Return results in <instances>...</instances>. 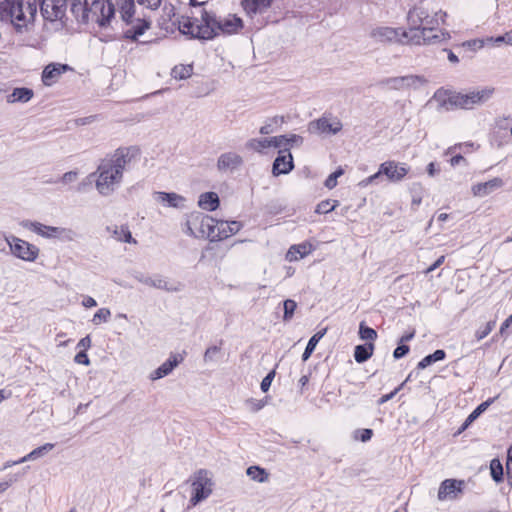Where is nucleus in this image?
<instances>
[{
	"instance_id": "18",
	"label": "nucleus",
	"mask_w": 512,
	"mask_h": 512,
	"mask_svg": "<svg viewBox=\"0 0 512 512\" xmlns=\"http://www.w3.org/2000/svg\"><path fill=\"white\" fill-rule=\"evenodd\" d=\"M182 19V21H179V32L190 39L203 40V38L198 37L200 35L199 32L203 28V21L201 20V23H199L197 18L190 17H182Z\"/></svg>"
},
{
	"instance_id": "60",
	"label": "nucleus",
	"mask_w": 512,
	"mask_h": 512,
	"mask_svg": "<svg viewBox=\"0 0 512 512\" xmlns=\"http://www.w3.org/2000/svg\"><path fill=\"white\" fill-rule=\"evenodd\" d=\"M77 177H78L77 171H68L62 175L61 182L64 184L72 183L77 179Z\"/></svg>"
},
{
	"instance_id": "43",
	"label": "nucleus",
	"mask_w": 512,
	"mask_h": 512,
	"mask_svg": "<svg viewBox=\"0 0 512 512\" xmlns=\"http://www.w3.org/2000/svg\"><path fill=\"white\" fill-rule=\"evenodd\" d=\"M246 147L248 149L261 152L263 149L271 147V142H269V138L264 139H250L246 143Z\"/></svg>"
},
{
	"instance_id": "64",
	"label": "nucleus",
	"mask_w": 512,
	"mask_h": 512,
	"mask_svg": "<svg viewBox=\"0 0 512 512\" xmlns=\"http://www.w3.org/2000/svg\"><path fill=\"white\" fill-rule=\"evenodd\" d=\"M134 278L140 283L151 286L152 277L146 276L141 272H137L134 274Z\"/></svg>"
},
{
	"instance_id": "42",
	"label": "nucleus",
	"mask_w": 512,
	"mask_h": 512,
	"mask_svg": "<svg viewBox=\"0 0 512 512\" xmlns=\"http://www.w3.org/2000/svg\"><path fill=\"white\" fill-rule=\"evenodd\" d=\"M193 67L191 65H178L172 69V76L175 79H186L191 76Z\"/></svg>"
},
{
	"instance_id": "2",
	"label": "nucleus",
	"mask_w": 512,
	"mask_h": 512,
	"mask_svg": "<svg viewBox=\"0 0 512 512\" xmlns=\"http://www.w3.org/2000/svg\"><path fill=\"white\" fill-rule=\"evenodd\" d=\"M494 93L495 88L490 86L469 90L465 93L440 88L434 93L433 99L438 101L439 107L445 110L473 109L475 106H481L488 102Z\"/></svg>"
},
{
	"instance_id": "15",
	"label": "nucleus",
	"mask_w": 512,
	"mask_h": 512,
	"mask_svg": "<svg viewBox=\"0 0 512 512\" xmlns=\"http://www.w3.org/2000/svg\"><path fill=\"white\" fill-rule=\"evenodd\" d=\"M294 168L293 156L290 153L289 148L280 150L278 156L275 158L272 167V173L275 176L281 174H288Z\"/></svg>"
},
{
	"instance_id": "9",
	"label": "nucleus",
	"mask_w": 512,
	"mask_h": 512,
	"mask_svg": "<svg viewBox=\"0 0 512 512\" xmlns=\"http://www.w3.org/2000/svg\"><path fill=\"white\" fill-rule=\"evenodd\" d=\"M5 239L10 247L12 254L17 258L29 262H33L37 259L39 248L35 245L16 236L6 237Z\"/></svg>"
},
{
	"instance_id": "14",
	"label": "nucleus",
	"mask_w": 512,
	"mask_h": 512,
	"mask_svg": "<svg viewBox=\"0 0 512 512\" xmlns=\"http://www.w3.org/2000/svg\"><path fill=\"white\" fill-rule=\"evenodd\" d=\"M424 81L425 80L420 76L407 75L385 78L379 82V85L387 86L394 90H401L409 87H416L418 84L423 83Z\"/></svg>"
},
{
	"instance_id": "37",
	"label": "nucleus",
	"mask_w": 512,
	"mask_h": 512,
	"mask_svg": "<svg viewBox=\"0 0 512 512\" xmlns=\"http://www.w3.org/2000/svg\"><path fill=\"white\" fill-rule=\"evenodd\" d=\"M327 329H323L315 333L308 341L306 348L302 354V360L307 361L312 353L314 352L316 345L322 339V337L326 334Z\"/></svg>"
},
{
	"instance_id": "21",
	"label": "nucleus",
	"mask_w": 512,
	"mask_h": 512,
	"mask_svg": "<svg viewBox=\"0 0 512 512\" xmlns=\"http://www.w3.org/2000/svg\"><path fill=\"white\" fill-rule=\"evenodd\" d=\"M503 185V180L499 177H495L489 181L474 185L472 191L475 196L484 197L501 188Z\"/></svg>"
},
{
	"instance_id": "3",
	"label": "nucleus",
	"mask_w": 512,
	"mask_h": 512,
	"mask_svg": "<svg viewBox=\"0 0 512 512\" xmlns=\"http://www.w3.org/2000/svg\"><path fill=\"white\" fill-rule=\"evenodd\" d=\"M201 19L203 21V28L201 29L198 37L203 40H212L220 34L232 35L238 33L243 27V20L237 15H228L225 18L217 17L214 12L202 9Z\"/></svg>"
},
{
	"instance_id": "11",
	"label": "nucleus",
	"mask_w": 512,
	"mask_h": 512,
	"mask_svg": "<svg viewBox=\"0 0 512 512\" xmlns=\"http://www.w3.org/2000/svg\"><path fill=\"white\" fill-rule=\"evenodd\" d=\"M96 1H97V4L95 3L92 5L91 2L89 3V10L87 11V14L85 15V17L82 14V12H79V17H81V19L84 22H87L89 20L90 13L96 14L97 10H100L101 17H99L97 19V23L101 28H105L110 24L111 19L115 15V6L113 3L109 2V1L107 2V6H105L104 3L101 2L100 0H96ZM76 17L78 18V16H76Z\"/></svg>"
},
{
	"instance_id": "7",
	"label": "nucleus",
	"mask_w": 512,
	"mask_h": 512,
	"mask_svg": "<svg viewBox=\"0 0 512 512\" xmlns=\"http://www.w3.org/2000/svg\"><path fill=\"white\" fill-rule=\"evenodd\" d=\"M193 493L190 498V503L195 506L204 501L212 493V480L209 477V472L205 469H200L194 473L192 479Z\"/></svg>"
},
{
	"instance_id": "50",
	"label": "nucleus",
	"mask_w": 512,
	"mask_h": 512,
	"mask_svg": "<svg viewBox=\"0 0 512 512\" xmlns=\"http://www.w3.org/2000/svg\"><path fill=\"white\" fill-rule=\"evenodd\" d=\"M344 173V170L339 167L337 168L333 173H331L327 179L325 180V187H327L328 189H332L334 188L336 185H337V179L343 175Z\"/></svg>"
},
{
	"instance_id": "16",
	"label": "nucleus",
	"mask_w": 512,
	"mask_h": 512,
	"mask_svg": "<svg viewBox=\"0 0 512 512\" xmlns=\"http://www.w3.org/2000/svg\"><path fill=\"white\" fill-rule=\"evenodd\" d=\"M411 40L416 44H434L450 38L448 32L443 30L418 31L410 35Z\"/></svg>"
},
{
	"instance_id": "47",
	"label": "nucleus",
	"mask_w": 512,
	"mask_h": 512,
	"mask_svg": "<svg viewBox=\"0 0 512 512\" xmlns=\"http://www.w3.org/2000/svg\"><path fill=\"white\" fill-rule=\"evenodd\" d=\"M497 397L489 398L486 401L479 404L470 414L469 416L475 421L481 414H483L488 407L495 401Z\"/></svg>"
},
{
	"instance_id": "10",
	"label": "nucleus",
	"mask_w": 512,
	"mask_h": 512,
	"mask_svg": "<svg viewBox=\"0 0 512 512\" xmlns=\"http://www.w3.org/2000/svg\"><path fill=\"white\" fill-rule=\"evenodd\" d=\"M190 223H198L200 237L206 236L211 242L218 241V239L213 238L218 232V221L214 218L201 212H192L190 214Z\"/></svg>"
},
{
	"instance_id": "59",
	"label": "nucleus",
	"mask_w": 512,
	"mask_h": 512,
	"mask_svg": "<svg viewBox=\"0 0 512 512\" xmlns=\"http://www.w3.org/2000/svg\"><path fill=\"white\" fill-rule=\"evenodd\" d=\"M74 361L78 364H83L85 366L90 365V359L86 353V351H79L74 358Z\"/></svg>"
},
{
	"instance_id": "53",
	"label": "nucleus",
	"mask_w": 512,
	"mask_h": 512,
	"mask_svg": "<svg viewBox=\"0 0 512 512\" xmlns=\"http://www.w3.org/2000/svg\"><path fill=\"white\" fill-rule=\"evenodd\" d=\"M373 436V430L369 428L358 429L355 431V438L361 442L369 441Z\"/></svg>"
},
{
	"instance_id": "1",
	"label": "nucleus",
	"mask_w": 512,
	"mask_h": 512,
	"mask_svg": "<svg viewBox=\"0 0 512 512\" xmlns=\"http://www.w3.org/2000/svg\"><path fill=\"white\" fill-rule=\"evenodd\" d=\"M54 0H0V19L9 21L15 31L23 34L29 31L37 14L38 6L45 20H61L66 13L68 2L56 10Z\"/></svg>"
},
{
	"instance_id": "57",
	"label": "nucleus",
	"mask_w": 512,
	"mask_h": 512,
	"mask_svg": "<svg viewBox=\"0 0 512 512\" xmlns=\"http://www.w3.org/2000/svg\"><path fill=\"white\" fill-rule=\"evenodd\" d=\"M195 229H198V223H190V215L187 218L186 221V230L184 231L187 235L192 237H200V233H196Z\"/></svg>"
},
{
	"instance_id": "51",
	"label": "nucleus",
	"mask_w": 512,
	"mask_h": 512,
	"mask_svg": "<svg viewBox=\"0 0 512 512\" xmlns=\"http://www.w3.org/2000/svg\"><path fill=\"white\" fill-rule=\"evenodd\" d=\"M269 142H271V147L280 148L289 146L288 135H280L276 137L269 138Z\"/></svg>"
},
{
	"instance_id": "8",
	"label": "nucleus",
	"mask_w": 512,
	"mask_h": 512,
	"mask_svg": "<svg viewBox=\"0 0 512 512\" xmlns=\"http://www.w3.org/2000/svg\"><path fill=\"white\" fill-rule=\"evenodd\" d=\"M342 123L332 113L325 112L320 118L313 120L308 125L311 133L323 135H335L342 130Z\"/></svg>"
},
{
	"instance_id": "39",
	"label": "nucleus",
	"mask_w": 512,
	"mask_h": 512,
	"mask_svg": "<svg viewBox=\"0 0 512 512\" xmlns=\"http://www.w3.org/2000/svg\"><path fill=\"white\" fill-rule=\"evenodd\" d=\"M283 123V116H274L266 121V123L260 128L259 132L263 135L271 134L275 131V127H280Z\"/></svg>"
},
{
	"instance_id": "22",
	"label": "nucleus",
	"mask_w": 512,
	"mask_h": 512,
	"mask_svg": "<svg viewBox=\"0 0 512 512\" xmlns=\"http://www.w3.org/2000/svg\"><path fill=\"white\" fill-rule=\"evenodd\" d=\"M154 199L157 202L163 203L168 207L181 208L185 202V198L174 192H154Z\"/></svg>"
},
{
	"instance_id": "27",
	"label": "nucleus",
	"mask_w": 512,
	"mask_h": 512,
	"mask_svg": "<svg viewBox=\"0 0 512 512\" xmlns=\"http://www.w3.org/2000/svg\"><path fill=\"white\" fill-rule=\"evenodd\" d=\"M241 5L249 16L265 12L271 7L269 0H242Z\"/></svg>"
},
{
	"instance_id": "63",
	"label": "nucleus",
	"mask_w": 512,
	"mask_h": 512,
	"mask_svg": "<svg viewBox=\"0 0 512 512\" xmlns=\"http://www.w3.org/2000/svg\"><path fill=\"white\" fill-rule=\"evenodd\" d=\"M506 469L508 477L512 479V445L507 451Z\"/></svg>"
},
{
	"instance_id": "13",
	"label": "nucleus",
	"mask_w": 512,
	"mask_h": 512,
	"mask_svg": "<svg viewBox=\"0 0 512 512\" xmlns=\"http://www.w3.org/2000/svg\"><path fill=\"white\" fill-rule=\"evenodd\" d=\"M464 486V480L445 479L440 484L437 497L440 501L457 499L463 493Z\"/></svg>"
},
{
	"instance_id": "20",
	"label": "nucleus",
	"mask_w": 512,
	"mask_h": 512,
	"mask_svg": "<svg viewBox=\"0 0 512 512\" xmlns=\"http://www.w3.org/2000/svg\"><path fill=\"white\" fill-rule=\"evenodd\" d=\"M183 356L180 354H171L170 357L162 363L156 370H154L151 375V380H158L167 375H169L174 368H176L182 361Z\"/></svg>"
},
{
	"instance_id": "36",
	"label": "nucleus",
	"mask_w": 512,
	"mask_h": 512,
	"mask_svg": "<svg viewBox=\"0 0 512 512\" xmlns=\"http://www.w3.org/2000/svg\"><path fill=\"white\" fill-rule=\"evenodd\" d=\"M55 447V444L53 443H46L40 447L35 448L30 453H28L26 456L19 459V462H26V461H33L36 460L44 455H46L48 452H50Z\"/></svg>"
},
{
	"instance_id": "40",
	"label": "nucleus",
	"mask_w": 512,
	"mask_h": 512,
	"mask_svg": "<svg viewBox=\"0 0 512 512\" xmlns=\"http://www.w3.org/2000/svg\"><path fill=\"white\" fill-rule=\"evenodd\" d=\"M490 474H491L492 479L496 483H500L503 481V479H504L503 466L498 458H494L491 460Z\"/></svg>"
},
{
	"instance_id": "49",
	"label": "nucleus",
	"mask_w": 512,
	"mask_h": 512,
	"mask_svg": "<svg viewBox=\"0 0 512 512\" xmlns=\"http://www.w3.org/2000/svg\"><path fill=\"white\" fill-rule=\"evenodd\" d=\"M110 316L111 311L108 308H101L94 314L92 322L95 325H99L102 322H107Z\"/></svg>"
},
{
	"instance_id": "12",
	"label": "nucleus",
	"mask_w": 512,
	"mask_h": 512,
	"mask_svg": "<svg viewBox=\"0 0 512 512\" xmlns=\"http://www.w3.org/2000/svg\"><path fill=\"white\" fill-rule=\"evenodd\" d=\"M139 156L140 149L136 146H129L116 149L115 152L108 157L123 174V171L130 165V163L137 160Z\"/></svg>"
},
{
	"instance_id": "41",
	"label": "nucleus",
	"mask_w": 512,
	"mask_h": 512,
	"mask_svg": "<svg viewBox=\"0 0 512 512\" xmlns=\"http://www.w3.org/2000/svg\"><path fill=\"white\" fill-rule=\"evenodd\" d=\"M359 337L365 341H374L377 338V332L375 329L367 326L365 322H361L359 325Z\"/></svg>"
},
{
	"instance_id": "31",
	"label": "nucleus",
	"mask_w": 512,
	"mask_h": 512,
	"mask_svg": "<svg viewBox=\"0 0 512 512\" xmlns=\"http://www.w3.org/2000/svg\"><path fill=\"white\" fill-rule=\"evenodd\" d=\"M373 351L374 344L372 342L357 345L354 349V359L357 363H364L371 358Z\"/></svg>"
},
{
	"instance_id": "48",
	"label": "nucleus",
	"mask_w": 512,
	"mask_h": 512,
	"mask_svg": "<svg viewBox=\"0 0 512 512\" xmlns=\"http://www.w3.org/2000/svg\"><path fill=\"white\" fill-rule=\"evenodd\" d=\"M77 234L71 228L58 227L56 238L62 241H73Z\"/></svg>"
},
{
	"instance_id": "6",
	"label": "nucleus",
	"mask_w": 512,
	"mask_h": 512,
	"mask_svg": "<svg viewBox=\"0 0 512 512\" xmlns=\"http://www.w3.org/2000/svg\"><path fill=\"white\" fill-rule=\"evenodd\" d=\"M409 167L405 163L396 161H386L380 164L378 171L370 177L363 180L360 184L367 186L374 183L380 176L385 175L390 182H400L408 174Z\"/></svg>"
},
{
	"instance_id": "62",
	"label": "nucleus",
	"mask_w": 512,
	"mask_h": 512,
	"mask_svg": "<svg viewBox=\"0 0 512 512\" xmlns=\"http://www.w3.org/2000/svg\"><path fill=\"white\" fill-rule=\"evenodd\" d=\"M18 479V474L10 476L9 480L0 482V493L5 492L12 483L16 482Z\"/></svg>"
},
{
	"instance_id": "17",
	"label": "nucleus",
	"mask_w": 512,
	"mask_h": 512,
	"mask_svg": "<svg viewBox=\"0 0 512 512\" xmlns=\"http://www.w3.org/2000/svg\"><path fill=\"white\" fill-rule=\"evenodd\" d=\"M243 165V158L235 152L221 154L217 160V169L220 172H233Z\"/></svg>"
},
{
	"instance_id": "52",
	"label": "nucleus",
	"mask_w": 512,
	"mask_h": 512,
	"mask_svg": "<svg viewBox=\"0 0 512 512\" xmlns=\"http://www.w3.org/2000/svg\"><path fill=\"white\" fill-rule=\"evenodd\" d=\"M495 323H496L495 321H489L486 323V325L483 329L477 330L476 334H475V337L477 338V340H482L486 336H488L490 334V332L493 330Z\"/></svg>"
},
{
	"instance_id": "28",
	"label": "nucleus",
	"mask_w": 512,
	"mask_h": 512,
	"mask_svg": "<svg viewBox=\"0 0 512 512\" xmlns=\"http://www.w3.org/2000/svg\"><path fill=\"white\" fill-rule=\"evenodd\" d=\"M198 205L206 211H215L220 205V199L215 192H205L199 196Z\"/></svg>"
},
{
	"instance_id": "25",
	"label": "nucleus",
	"mask_w": 512,
	"mask_h": 512,
	"mask_svg": "<svg viewBox=\"0 0 512 512\" xmlns=\"http://www.w3.org/2000/svg\"><path fill=\"white\" fill-rule=\"evenodd\" d=\"M23 227L30 229L45 238H56L58 227L48 226L40 222L24 221Z\"/></svg>"
},
{
	"instance_id": "44",
	"label": "nucleus",
	"mask_w": 512,
	"mask_h": 512,
	"mask_svg": "<svg viewBox=\"0 0 512 512\" xmlns=\"http://www.w3.org/2000/svg\"><path fill=\"white\" fill-rule=\"evenodd\" d=\"M423 18L424 20L421 27V31L437 30V27L439 25L437 14L431 16L426 11Z\"/></svg>"
},
{
	"instance_id": "45",
	"label": "nucleus",
	"mask_w": 512,
	"mask_h": 512,
	"mask_svg": "<svg viewBox=\"0 0 512 512\" xmlns=\"http://www.w3.org/2000/svg\"><path fill=\"white\" fill-rule=\"evenodd\" d=\"M337 200H323L316 207V213L327 214L338 206Z\"/></svg>"
},
{
	"instance_id": "19",
	"label": "nucleus",
	"mask_w": 512,
	"mask_h": 512,
	"mask_svg": "<svg viewBox=\"0 0 512 512\" xmlns=\"http://www.w3.org/2000/svg\"><path fill=\"white\" fill-rule=\"evenodd\" d=\"M71 68L67 64L50 63L42 72V82L45 86H51L57 79Z\"/></svg>"
},
{
	"instance_id": "24",
	"label": "nucleus",
	"mask_w": 512,
	"mask_h": 512,
	"mask_svg": "<svg viewBox=\"0 0 512 512\" xmlns=\"http://www.w3.org/2000/svg\"><path fill=\"white\" fill-rule=\"evenodd\" d=\"M56 4L54 5L56 10L61 11L59 7H61L64 3L70 2L71 12L74 16H79V12L85 16L87 11L89 10L90 0H54ZM97 4L96 0H91V4Z\"/></svg>"
},
{
	"instance_id": "30",
	"label": "nucleus",
	"mask_w": 512,
	"mask_h": 512,
	"mask_svg": "<svg viewBox=\"0 0 512 512\" xmlns=\"http://www.w3.org/2000/svg\"><path fill=\"white\" fill-rule=\"evenodd\" d=\"M34 92L27 87L14 88L12 93L7 96L8 103L21 102L26 103L32 99Z\"/></svg>"
},
{
	"instance_id": "61",
	"label": "nucleus",
	"mask_w": 512,
	"mask_h": 512,
	"mask_svg": "<svg viewBox=\"0 0 512 512\" xmlns=\"http://www.w3.org/2000/svg\"><path fill=\"white\" fill-rule=\"evenodd\" d=\"M402 386H403V384H401L399 387L395 388L392 392L381 396L378 400V404L382 405V404L388 402L389 400H391L398 393V391L402 388Z\"/></svg>"
},
{
	"instance_id": "35",
	"label": "nucleus",
	"mask_w": 512,
	"mask_h": 512,
	"mask_svg": "<svg viewBox=\"0 0 512 512\" xmlns=\"http://www.w3.org/2000/svg\"><path fill=\"white\" fill-rule=\"evenodd\" d=\"M373 36L381 42H391L398 38V32L391 27H380L373 31Z\"/></svg>"
},
{
	"instance_id": "54",
	"label": "nucleus",
	"mask_w": 512,
	"mask_h": 512,
	"mask_svg": "<svg viewBox=\"0 0 512 512\" xmlns=\"http://www.w3.org/2000/svg\"><path fill=\"white\" fill-rule=\"evenodd\" d=\"M275 374V369H273L262 379L260 388L263 392H267L270 389Z\"/></svg>"
},
{
	"instance_id": "4",
	"label": "nucleus",
	"mask_w": 512,
	"mask_h": 512,
	"mask_svg": "<svg viewBox=\"0 0 512 512\" xmlns=\"http://www.w3.org/2000/svg\"><path fill=\"white\" fill-rule=\"evenodd\" d=\"M122 21L127 29L123 31V39L136 42L151 27V21L146 18H135L134 0L117 1Z\"/></svg>"
},
{
	"instance_id": "5",
	"label": "nucleus",
	"mask_w": 512,
	"mask_h": 512,
	"mask_svg": "<svg viewBox=\"0 0 512 512\" xmlns=\"http://www.w3.org/2000/svg\"><path fill=\"white\" fill-rule=\"evenodd\" d=\"M97 174L96 189L103 196L111 194L115 190V186L120 184L123 178L120 170L117 169L116 165L108 156L101 160L97 171L90 174V177Z\"/></svg>"
},
{
	"instance_id": "58",
	"label": "nucleus",
	"mask_w": 512,
	"mask_h": 512,
	"mask_svg": "<svg viewBox=\"0 0 512 512\" xmlns=\"http://www.w3.org/2000/svg\"><path fill=\"white\" fill-rule=\"evenodd\" d=\"M220 351V347L218 346H210L206 349L204 353V361L211 362L214 360V355Z\"/></svg>"
},
{
	"instance_id": "32",
	"label": "nucleus",
	"mask_w": 512,
	"mask_h": 512,
	"mask_svg": "<svg viewBox=\"0 0 512 512\" xmlns=\"http://www.w3.org/2000/svg\"><path fill=\"white\" fill-rule=\"evenodd\" d=\"M446 358V352L443 349H437L433 353L426 355L421 361L417 364V369L423 370L432 364L442 361Z\"/></svg>"
},
{
	"instance_id": "26",
	"label": "nucleus",
	"mask_w": 512,
	"mask_h": 512,
	"mask_svg": "<svg viewBox=\"0 0 512 512\" xmlns=\"http://www.w3.org/2000/svg\"><path fill=\"white\" fill-rule=\"evenodd\" d=\"M242 228V224L238 221H218V232L214 239L218 241L228 238L229 236L236 234Z\"/></svg>"
},
{
	"instance_id": "23",
	"label": "nucleus",
	"mask_w": 512,
	"mask_h": 512,
	"mask_svg": "<svg viewBox=\"0 0 512 512\" xmlns=\"http://www.w3.org/2000/svg\"><path fill=\"white\" fill-rule=\"evenodd\" d=\"M314 250L310 242H302L297 245H292L286 253V260L293 262L304 258Z\"/></svg>"
},
{
	"instance_id": "55",
	"label": "nucleus",
	"mask_w": 512,
	"mask_h": 512,
	"mask_svg": "<svg viewBox=\"0 0 512 512\" xmlns=\"http://www.w3.org/2000/svg\"><path fill=\"white\" fill-rule=\"evenodd\" d=\"M410 351V347L406 344L398 343V346L393 351V357L395 359H401L405 357Z\"/></svg>"
},
{
	"instance_id": "33",
	"label": "nucleus",
	"mask_w": 512,
	"mask_h": 512,
	"mask_svg": "<svg viewBox=\"0 0 512 512\" xmlns=\"http://www.w3.org/2000/svg\"><path fill=\"white\" fill-rule=\"evenodd\" d=\"M246 474L251 480L258 483H266L269 480V473L267 470L258 465L248 467Z\"/></svg>"
},
{
	"instance_id": "38",
	"label": "nucleus",
	"mask_w": 512,
	"mask_h": 512,
	"mask_svg": "<svg viewBox=\"0 0 512 512\" xmlns=\"http://www.w3.org/2000/svg\"><path fill=\"white\" fill-rule=\"evenodd\" d=\"M156 289L165 290L167 292H178L181 291L182 285L181 284H169L165 279H163L160 275L155 276V278H152L151 286Z\"/></svg>"
},
{
	"instance_id": "56",
	"label": "nucleus",
	"mask_w": 512,
	"mask_h": 512,
	"mask_svg": "<svg viewBox=\"0 0 512 512\" xmlns=\"http://www.w3.org/2000/svg\"><path fill=\"white\" fill-rule=\"evenodd\" d=\"M484 45V42L482 40H479V39H474V40H469V41H466L464 43H462V47L463 48H466L472 52H475L476 50L482 48Z\"/></svg>"
},
{
	"instance_id": "34",
	"label": "nucleus",
	"mask_w": 512,
	"mask_h": 512,
	"mask_svg": "<svg viewBox=\"0 0 512 512\" xmlns=\"http://www.w3.org/2000/svg\"><path fill=\"white\" fill-rule=\"evenodd\" d=\"M107 230L113 234V237L121 242L125 243H136V240L132 237V234L127 226H121L120 228L114 226L107 227Z\"/></svg>"
},
{
	"instance_id": "29",
	"label": "nucleus",
	"mask_w": 512,
	"mask_h": 512,
	"mask_svg": "<svg viewBox=\"0 0 512 512\" xmlns=\"http://www.w3.org/2000/svg\"><path fill=\"white\" fill-rule=\"evenodd\" d=\"M426 10L423 8L415 7L414 9L410 10L408 13V22L410 25V34L417 33L418 31H421V27L423 24V16L425 14Z\"/></svg>"
},
{
	"instance_id": "46",
	"label": "nucleus",
	"mask_w": 512,
	"mask_h": 512,
	"mask_svg": "<svg viewBox=\"0 0 512 512\" xmlns=\"http://www.w3.org/2000/svg\"><path fill=\"white\" fill-rule=\"evenodd\" d=\"M283 308H284V315L283 320L289 321L292 319L294 312L297 308V303L292 299H286L283 302Z\"/></svg>"
}]
</instances>
